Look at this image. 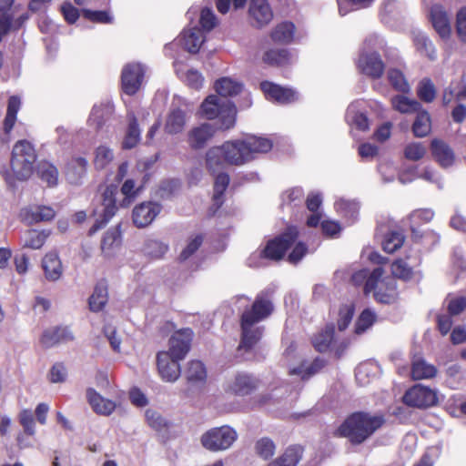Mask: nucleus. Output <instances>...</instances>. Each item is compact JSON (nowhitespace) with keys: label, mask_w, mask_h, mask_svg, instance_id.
Segmentation results:
<instances>
[{"label":"nucleus","mask_w":466,"mask_h":466,"mask_svg":"<svg viewBox=\"0 0 466 466\" xmlns=\"http://www.w3.org/2000/svg\"><path fill=\"white\" fill-rule=\"evenodd\" d=\"M229 177L226 173H219L215 179L213 200L218 208L222 204V196L227 189Z\"/></svg>","instance_id":"obj_53"},{"label":"nucleus","mask_w":466,"mask_h":466,"mask_svg":"<svg viewBox=\"0 0 466 466\" xmlns=\"http://www.w3.org/2000/svg\"><path fill=\"white\" fill-rule=\"evenodd\" d=\"M295 26L292 23L283 22L271 32V39L276 43L289 44L294 36Z\"/></svg>","instance_id":"obj_40"},{"label":"nucleus","mask_w":466,"mask_h":466,"mask_svg":"<svg viewBox=\"0 0 466 466\" xmlns=\"http://www.w3.org/2000/svg\"><path fill=\"white\" fill-rule=\"evenodd\" d=\"M161 207L155 202H143L133 208L132 219L137 228L150 225L159 214Z\"/></svg>","instance_id":"obj_17"},{"label":"nucleus","mask_w":466,"mask_h":466,"mask_svg":"<svg viewBox=\"0 0 466 466\" xmlns=\"http://www.w3.org/2000/svg\"><path fill=\"white\" fill-rule=\"evenodd\" d=\"M107 302V288L105 284L99 283L96 286L93 294L89 299V307L92 311L97 312L103 309Z\"/></svg>","instance_id":"obj_44"},{"label":"nucleus","mask_w":466,"mask_h":466,"mask_svg":"<svg viewBox=\"0 0 466 466\" xmlns=\"http://www.w3.org/2000/svg\"><path fill=\"white\" fill-rule=\"evenodd\" d=\"M214 88L220 96L227 97L239 94L242 91L243 86L233 78L221 77L215 82Z\"/></svg>","instance_id":"obj_33"},{"label":"nucleus","mask_w":466,"mask_h":466,"mask_svg":"<svg viewBox=\"0 0 466 466\" xmlns=\"http://www.w3.org/2000/svg\"><path fill=\"white\" fill-rule=\"evenodd\" d=\"M335 208L338 213L351 220L356 218L359 212V206L355 201L339 199Z\"/></svg>","instance_id":"obj_56"},{"label":"nucleus","mask_w":466,"mask_h":466,"mask_svg":"<svg viewBox=\"0 0 466 466\" xmlns=\"http://www.w3.org/2000/svg\"><path fill=\"white\" fill-rule=\"evenodd\" d=\"M403 241L404 237L402 234L399 232H390L385 237L382 242V247L384 251L392 253L402 246Z\"/></svg>","instance_id":"obj_57"},{"label":"nucleus","mask_w":466,"mask_h":466,"mask_svg":"<svg viewBox=\"0 0 466 466\" xmlns=\"http://www.w3.org/2000/svg\"><path fill=\"white\" fill-rule=\"evenodd\" d=\"M413 43L417 51L427 56L430 60H435L437 57L436 49L431 40L422 32L413 33Z\"/></svg>","instance_id":"obj_34"},{"label":"nucleus","mask_w":466,"mask_h":466,"mask_svg":"<svg viewBox=\"0 0 466 466\" xmlns=\"http://www.w3.org/2000/svg\"><path fill=\"white\" fill-rule=\"evenodd\" d=\"M248 162L243 139L228 140L220 146L210 147L206 153L207 167L212 172L226 166H241Z\"/></svg>","instance_id":"obj_2"},{"label":"nucleus","mask_w":466,"mask_h":466,"mask_svg":"<svg viewBox=\"0 0 466 466\" xmlns=\"http://www.w3.org/2000/svg\"><path fill=\"white\" fill-rule=\"evenodd\" d=\"M200 115L209 120L218 119V128L228 130L235 126L237 109L235 105L217 95H209L201 103Z\"/></svg>","instance_id":"obj_4"},{"label":"nucleus","mask_w":466,"mask_h":466,"mask_svg":"<svg viewBox=\"0 0 466 466\" xmlns=\"http://www.w3.org/2000/svg\"><path fill=\"white\" fill-rule=\"evenodd\" d=\"M86 398L93 410L99 415L109 416L116 410L115 401L104 398L92 388L86 390Z\"/></svg>","instance_id":"obj_24"},{"label":"nucleus","mask_w":466,"mask_h":466,"mask_svg":"<svg viewBox=\"0 0 466 466\" xmlns=\"http://www.w3.org/2000/svg\"><path fill=\"white\" fill-rule=\"evenodd\" d=\"M361 105L362 103L359 101L350 104L347 109L346 119L351 127L364 131L369 128V121L366 115L360 110Z\"/></svg>","instance_id":"obj_30"},{"label":"nucleus","mask_w":466,"mask_h":466,"mask_svg":"<svg viewBox=\"0 0 466 466\" xmlns=\"http://www.w3.org/2000/svg\"><path fill=\"white\" fill-rule=\"evenodd\" d=\"M299 231L296 227H289L279 237L268 241L263 250L265 258L279 260L296 241Z\"/></svg>","instance_id":"obj_8"},{"label":"nucleus","mask_w":466,"mask_h":466,"mask_svg":"<svg viewBox=\"0 0 466 466\" xmlns=\"http://www.w3.org/2000/svg\"><path fill=\"white\" fill-rule=\"evenodd\" d=\"M179 42L187 51L196 54L204 43V36L198 28L193 27L183 31Z\"/></svg>","instance_id":"obj_29"},{"label":"nucleus","mask_w":466,"mask_h":466,"mask_svg":"<svg viewBox=\"0 0 466 466\" xmlns=\"http://www.w3.org/2000/svg\"><path fill=\"white\" fill-rule=\"evenodd\" d=\"M144 253L153 258H160L167 251V246L156 239H148L145 242Z\"/></svg>","instance_id":"obj_54"},{"label":"nucleus","mask_w":466,"mask_h":466,"mask_svg":"<svg viewBox=\"0 0 466 466\" xmlns=\"http://www.w3.org/2000/svg\"><path fill=\"white\" fill-rule=\"evenodd\" d=\"M383 423L384 418L381 415L357 412L350 416L338 431L351 443L360 444L370 438Z\"/></svg>","instance_id":"obj_3"},{"label":"nucleus","mask_w":466,"mask_h":466,"mask_svg":"<svg viewBox=\"0 0 466 466\" xmlns=\"http://www.w3.org/2000/svg\"><path fill=\"white\" fill-rule=\"evenodd\" d=\"M139 190V187H136L133 179H127L120 189L123 198L119 201L118 206L122 208L129 207L137 198Z\"/></svg>","instance_id":"obj_46"},{"label":"nucleus","mask_w":466,"mask_h":466,"mask_svg":"<svg viewBox=\"0 0 466 466\" xmlns=\"http://www.w3.org/2000/svg\"><path fill=\"white\" fill-rule=\"evenodd\" d=\"M392 107L401 114H411L419 112L421 106L414 99H410L403 95H398L391 98Z\"/></svg>","instance_id":"obj_39"},{"label":"nucleus","mask_w":466,"mask_h":466,"mask_svg":"<svg viewBox=\"0 0 466 466\" xmlns=\"http://www.w3.org/2000/svg\"><path fill=\"white\" fill-rule=\"evenodd\" d=\"M259 380L254 376L238 372L229 379L226 385V391L237 396H247L258 390Z\"/></svg>","instance_id":"obj_13"},{"label":"nucleus","mask_w":466,"mask_h":466,"mask_svg":"<svg viewBox=\"0 0 466 466\" xmlns=\"http://www.w3.org/2000/svg\"><path fill=\"white\" fill-rule=\"evenodd\" d=\"M325 363L320 359H316L312 363L307 364V363H301L298 367L289 368V374L290 375H298L300 376L302 380H307L312 375L316 374L318 371H319L323 367Z\"/></svg>","instance_id":"obj_41"},{"label":"nucleus","mask_w":466,"mask_h":466,"mask_svg":"<svg viewBox=\"0 0 466 466\" xmlns=\"http://www.w3.org/2000/svg\"><path fill=\"white\" fill-rule=\"evenodd\" d=\"M334 329L333 327H327L325 330L316 335L313 339V346L319 352L326 351L333 339Z\"/></svg>","instance_id":"obj_52"},{"label":"nucleus","mask_w":466,"mask_h":466,"mask_svg":"<svg viewBox=\"0 0 466 466\" xmlns=\"http://www.w3.org/2000/svg\"><path fill=\"white\" fill-rule=\"evenodd\" d=\"M42 264L46 279L53 281L60 279L63 268L60 258L56 253L46 254Z\"/></svg>","instance_id":"obj_32"},{"label":"nucleus","mask_w":466,"mask_h":466,"mask_svg":"<svg viewBox=\"0 0 466 466\" xmlns=\"http://www.w3.org/2000/svg\"><path fill=\"white\" fill-rule=\"evenodd\" d=\"M208 372L200 360H190L187 364L185 378L190 389H200L207 381Z\"/></svg>","instance_id":"obj_20"},{"label":"nucleus","mask_w":466,"mask_h":466,"mask_svg":"<svg viewBox=\"0 0 466 466\" xmlns=\"http://www.w3.org/2000/svg\"><path fill=\"white\" fill-rule=\"evenodd\" d=\"M113 160L114 152L110 147L101 145L96 148L94 165L96 169L106 168Z\"/></svg>","instance_id":"obj_48"},{"label":"nucleus","mask_w":466,"mask_h":466,"mask_svg":"<svg viewBox=\"0 0 466 466\" xmlns=\"http://www.w3.org/2000/svg\"><path fill=\"white\" fill-rule=\"evenodd\" d=\"M302 457V448L299 446L289 447L285 452L272 461L268 466H296Z\"/></svg>","instance_id":"obj_35"},{"label":"nucleus","mask_w":466,"mask_h":466,"mask_svg":"<svg viewBox=\"0 0 466 466\" xmlns=\"http://www.w3.org/2000/svg\"><path fill=\"white\" fill-rule=\"evenodd\" d=\"M290 60V55L286 49H270L263 56V61L268 65L282 66Z\"/></svg>","instance_id":"obj_51"},{"label":"nucleus","mask_w":466,"mask_h":466,"mask_svg":"<svg viewBox=\"0 0 466 466\" xmlns=\"http://www.w3.org/2000/svg\"><path fill=\"white\" fill-rule=\"evenodd\" d=\"M376 321V314L370 309H364L358 318L355 325V333L362 334Z\"/></svg>","instance_id":"obj_55"},{"label":"nucleus","mask_w":466,"mask_h":466,"mask_svg":"<svg viewBox=\"0 0 466 466\" xmlns=\"http://www.w3.org/2000/svg\"><path fill=\"white\" fill-rule=\"evenodd\" d=\"M128 127L126 132L123 147L130 149L136 147L140 141V130L137 127V118L132 112L127 113Z\"/></svg>","instance_id":"obj_36"},{"label":"nucleus","mask_w":466,"mask_h":466,"mask_svg":"<svg viewBox=\"0 0 466 466\" xmlns=\"http://www.w3.org/2000/svg\"><path fill=\"white\" fill-rule=\"evenodd\" d=\"M359 67L368 76L380 77L383 73L384 65L377 53H363L359 59Z\"/></svg>","instance_id":"obj_26"},{"label":"nucleus","mask_w":466,"mask_h":466,"mask_svg":"<svg viewBox=\"0 0 466 466\" xmlns=\"http://www.w3.org/2000/svg\"><path fill=\"white\" fill-rule=\"evenodd\" d=\"M430 18L433 28L443 40H448L451 34V20L442 6L435 5L431 8Z\"/></svg>","instance_id":"obj_19"},{"label":"nucleus","mask_w":466,"mask_h":466,"mask_svg":"<svg viewBox=\"0 0 466 466\" xmlns=\"http://www.w3.org/2000/svg\"><path fill=\"white\" fill-rule=\"evenodd\" d=\"M49 236V230L29 229L23 234L21 241L24 248L39 249L44 246Z\"/></svg>","instance_id":"obj_31"},{"label":"nucleus","mask_w":466,"mask_h":466,"mask_svg":"<svg viewBox=\"0 0 466 466\" xmlns=\"http://www.w3.org/2000/svg\"><path fill=\"white\" fill-rule=\"evenodd\" d=\"M388 77L390 84L396 90L402 93H408L410 91V85L400 71L391 69L389 71Z\"/></svg>","instance_id":"obj_58"},{"label":"nucleus","mask_w":466,"mask_h":466,"mask_svg":"<svg viewBox=\"0 0 466 466\" xmlns=\"http://www.w3.org/2000/svg\"><path fill=\"white\" fill-rule=\"evenodd\" d=\"M391 273L394 279L407 280L412 276V268L404 260L397 259L391 265Z\"/></svg>","instance_id":"obj_60"},{"label":"nucleus","mask_w":466,"mask_h":466,"mask_svg":"<svg viewBox=\"0 0 466 466\" xmlns=\"http://www.w3.org/2000/svg\"><path fill=\"white\" fill-rule=\"evenodd\" d=\"M39 177L46 182L48 187H54L58 181V171L55 166L48 162H41L37 167Z\"/></svg>","instance_id":"obj_49"},{"label":"nucleus","mask_w":466,"mask_h":466,"mask_svg":"<svg viewBox=\"0 0 466 466\" xmlns=\"http://www.w3.org/2000/svg\"><path fill=\"white\" fill-rule=\"evenodd\" d=\"M383 270L381 268H375L367 282H365V293L373 292L376 300L381 303L393 302L398 295L396 280L393 277L387 276L382 278Z\"/></svg>","instance_id":"obj_5"},{"label":"nucleus","mask_w":466,"mask_h":466,"mask_svg":"<svg viewBox=\"0 0 466 466\" xmlns=\"http://www.w3.org/2000/svg\"><path fill=\"white\" fill-rule=\"evenodd\" d=\"M55 209L50 206L35 205L24 209L23 219L27 224L47 222L56 217Z\"/></svg>","instance_id":"obj_23"},{"label":"nucleus","mask_w":466,"mask_h":466,"mask_svg":"<svg viewBox=\"0 0 466 466\" xmlns=\"http://www.w3.org/2000/svg\"><path fill=\"white\" fill-rule=\"evenodd\" d=\"M87 164V160L83 157L72 158L67 167L69 179L73 182H76L78 178L86 173Z\"/></svg>","instance_id":"obj_50"},{"label":"nucleus","mask_w":466,"mask_h":466,"mask_svg":"<svg viewBox=\"0 0 466 466\" xmlns=\"http://www.w3.org/2000/svg\"><path fill=\"white\" fill-rule=\"evenodd\" d=\"M273 307L271 302L259 295L251 308L247 309L241 315V341L239 349L250 350L261 339L263 329L258 324L270 315Z\"/></svg>","instance_id":"obj_1"},{"label":"nucleus","mask_w":466,"mask_h":466,"mask_svg":"<svg viewBox=\"0 0 466 466\" xmlns=\"http://www.w3.org/2000/svg\"><path fill=\"white\" fill-rule=\"evenodd\" d=\"M260 86L268 99L284 104L290 103L298 98V94L293 89L284 88L271 82H263Z\"/></svg>","instance_id":"obj_22"},{"label":"nucleus","mask_w":466,"mask_h":466,"mask_svg":"<svg viewBox=\"0 0 466 466\" xmlns=\"http://www.w3.org/2000/svg\"><path fill=\"white\" fill-rule=\"evenodd\" d=\"M176 71L178 76L191 88L199 89L203 86L204 77L202 75L194 69H187L183 72L181 68L176 64Z\"/></svg>","instance_id":"obj_47"},{"label":"nucleus","mask_w":466,"mask_h":466,"mask_svg":"<svg viewBox=\"0 0 466 466\" xmlns=\"http://www.w3.org/2000/svg\"><path fill=\"white\" fill-rule=\"evenodd\" d=\"M216 128L209 123H202L193 127L187 134V142L190 148L198 150L203 148L214 137Z\"/></svg>","instance_id":"obj_16"},{"label":"nucleus","mask_w":466,"mask_h":466,"mask_svg":"<svg viewBox=\"0 0 466 466\" xmlns=\"http://www.w3.org/2000/svg\"><path fill=\"white\" fill-rule=\"evenodd\" d=\"M431 149L434 159L442 167H449L453 165L455 161V155L447 143L435 138L431 143Z\"/></svg>","instance_id":"obj_25"},{"label":"nucleus","mask_w":466,"mask_h":466,"mask_svg":"<svg viewBox=\"0 0 466 466\" xmlns=\"http://www.w3.org/2000/svg\"><path fill=\"white\" fill-rule=\"evenodd\" d=\"M18 419L25 433L34 436L35 434V423L32 411L26 409L21 410L19 412Z\"/></svg>","instance_id":"obj_61"},{"label":"nucleus","mask_w":466,"mask_h":466,"mask_svg":"<svg viewBox=\"0 0 466 466\" xmlns=\"http://www.w3.org/2000/svg\"><path fill=\"white\" fill-rule=\"evenodd\" d=\"M74 335L66 327H52L45 329L40 337V343L45 348L53 347L58 343L73 340Z\"/></svg>","instance_id":"obj_21"},{"label":"nucleus","mask_w":466,"mask_h":466,"mask_svg":"<svg viewBox=\"0 0 466 466\" xmlns=\"http://www.w3.org/2000/svg\"><path fill=\"white\" fill-rule=\"evenodd\" d=\"M466 98V84L461 85L459 82H452L450 86L444 91L443 103L449 105L453 102H461Z\"/></svg>","instance_id":"obj_45"},{"label":"nucleus","mask_w":466,"mask_h":466,"mask_svg":"<svg viewBox=\"0 0 466 466\" xmlns=\"http://www.w3.org/2000/svg\"><path fill=\"white\" fill-rule=\"evenodd\" d=\"M35 158V151L31 143L25 140L17 142L14 146L11 159L15 176L20 180L28 178L33 172Z\"/></svg>","instance_id":"obj_6"},{"label":"nucleus","mask_w":466,"mask_h":466,"mask_svg":"<svg viewBox=\"0 0 466 466\" xmlns=\"http://www.w3.org/2000/svg\"><path fill=\"white\" fill-rule=\"evenodd\" d=\"M192 339L193 331L190 329H181L172 334L168 340V349L161 352L183 360L190 350Z\"/></svg>","instance_id":"obj_11"},{"label":"nucleus","mask_w":466,"mask_h":466,"mask_svg":"<svg viewBox=\"0 0 466 466\" xmlns=\"http://www.w3.org/2000/svg\"><path fill=\"white\" fill-rule=\"evenodd\" d=\"M249 15L261 26L270 22L273 13L267 0H252L249 5Z\"/></svg>","instance_id":"obj_28"},{"label":"nucleus","mask_w":466,"mask_h":466,"mask_svg":"<svg viewBox=\"0 0 466 466\" xmlns=\"http://www.w3.org/2000/svg\"><path fill=\"white\" fill-rule=\"evenodd\" d=\"M21 106V99L17 96H12L8 99L6 116L4 121V128L6 133H9L15 121L16 115Z\"/></svg>","instance_id":"obj_43"},{"label":"nucleus","mask_w":466,"mask_h":466,"mask_svg":"<svg viewBox=\"0 0 466 466\" xmlns=\"http://www.w3.org/2000/svg\"><path fill=\"white\" fill-rule=\"evenodd\" d=\"M122 248V231L120 225L107 229L101 239L100 249L105 259H115Z\"/></svg>","instance_id":"obj_14"},{"label":"nucleus","mask_w":466,"mask_h":466,"mask_svg":"<svg viewBox=\"0 0 466 466\" xmlns=\"http://www.w3.org/2000/svg\"><path fill=\"white\" fill-rule=\"evenodd\" d=\"M146 74V68L139 63L127 64L121 74L123 91L129 96L135 95L141 87Z\"/></svg>","instance_id":"obj_10"},{"label":"nucleus","mask_w":466,"mask_h":466,"mask_svg":"<svg viewBox=\"0 0 466 466\" xmlns=\"http://www.w3.org/2000/svg\"><path fill=\"white\" fill-rule=\"evenodd\" d=\"M402 399L406 405L416 408L431 407L437 402L436 392L420 384L407 390Z\"/></svg>","instance_id":"obj_12"},{"label":"nucleus","mask_w":466,"mask_h":466,"mask_svg":"<svg viewBox=\"0 0 466 466\" xmlns=\"http://www.w3.org/2000/svg\"><path fill=\"white\" fill-rule=\"evenodd\" d=\"M113 112V106L111 104H101L95 106L92 108L87 123L90 127H94L96 129L102 127L104 122Z\"/></svg>","instance_id":"obj_37"},{"label":"nucleus","mask_w":466,"mask_h":466,"mask_svg":"<svg viewBox=\"0 0 466 466\" xmlns=\"http://www.w3.org/2000/svg\"><path fill=\"white\" fill-rule=\"evenodd\" d=\"M354 315V307L351 304L343 305L339 308V319H338V329L340 331L345 330Z\"/></svg>","instance_id":"obj_63"},{"label":"nucleus","mask_w":466,"mask_h":466,"mask_svg":"<svg viewBox=\"0 0 466 466\" xmlns=\"http://www.w3.org/2000/svg\"><path fill=\"white\" fill-rule=\"evenodd\" d=\"M237 439L236 430L228 425H223L207 431L202 434L200 441L205 449L217 452L228 450Z\"/></svg>","instance_id":"obj_7"},{"label":"nucleus","mask_w":466,"mask_h":466,"mask_svg":"<svg viewBox=\"0 0 466 466\" xmlns=\"http://www.w3.org/2000/svg\"><path fill=\"white\" fill-rule=\"evenodd\" d=\"M118 194L117 187L114 185L108 186L105 188L102 194V214L104 220L102 224H95L90 228V234L95 233L98 230L103 224H106L116 212L117 205H116V195Z\"/></svg>","instance_id":"obj_18"},{"label":"nucleus","mask_w":466,"mask_h":466,"mask_svg":"<svg viewBox=\"0 0 466 466\" xmlns=\"http://www.w3.org/2000/svg\"><path fill=\"white\" fill-rule=\"evenodd\" d=\"M180 359H175L167 353L158 352L157 365L160 378L167 382H175L181 374Z\"/></svg>","instance_id":"obj_15"},{"label":"nucleus","mask_w":466,"mask_h":466,"mask_svg":"<svg viewBox=\"0 0 466 466\" xmlns=\"http://www.w3.org/2000/svg\"><path fill=\"white\" fill-rule=\"evenodd\" d=\"M426 152V147L419 142L410 143L404 148L405 157L411 161H418L421 159L425 156Z\"/></svg>","instance_id":"obj_59"},{"label":"nucleus","mask_w":466,"mask_h":466,"mask_svg":"<svg viewBox=\"0 0 466 466\" xmlns=\"http://www.w3.org/2000/svg\"><path fill=\"white\" fill-rule=\"evenodd\" d=\"M417 94L422 101L432 102L436 96L434 85L428 79L422 80L419 85Z\"/></svg>","instance_id":"obj_62"},{"label":"nucleus","mask_w":466,"mask_h":466,"mask_svg":"<svg viewBox=\"0 0 466 466\" xmlns=\"http://www.w3.org/2000/svg\"><path fill=\"white\" fill-rule=\"evenodd\" d=\"M416 113L417 116L412 125V131L415 137H424L431 133V119L430 114L421 107Z\"/></svg>","instance_id":"obj_38"},{"label":"nucleus","mask_w":466,"mask_h":466,"mask_svg":"<svg viewBox=\"0 0 466 466\" xmlns=\"http://www.w3.org/2000/svg\"><path fill=\"white\" fill-rule=\"evenodd\" d=\"M245 151L248 153V162L257 154L267 153L272 148V142L266 137L248 136L243 138Z\"/></svg>","instance_id":"obj_27"},{"label":"nucleus","mask_w":466,"mask_h":466,"mask_svg":"<svg viewBox=\"0 0 466 466\" xmlns=\"http://www.w3.org/2000/svg\"><path fill=\"white\" fill-rule=\"evenodd\" d=\"M436 373V368L427 363L424 360L418 359L412 363L411 377L413 380L431 379L434 377Z\"/></svg>","instance_id":"obj_42"},{"label":"nucleus","mask_w":466,"mask_h":466,"mask_svg":"<svg viewBox=\"0 0 466 466\" xmlns=\"http://www.w3.org/2000/svg\"><path fill=\"white\" fill-rule=\"evenodd\" d=\"M191 114L186 105L173 103L166 115L164 130L169 135L181 134L190 119Z\"/></svg>","instance_id":"obj_9"},{"label":"nucleus","mask_w":466,"mask_h":466,"mask_svg":"<svg viewBox=\"0 0 466 466\" xmlns=\"http://www.w3.org/2000/svg\"><path fill=\"white\" fill-rule=\"evenodd\" d=\"M105 336L110 343L112 350L116 352L121 351V343L123 342V335L118 332L113 326L106 325L104 328Z\"/></svg>","instance_id":"obj_64"}]
</instances>
